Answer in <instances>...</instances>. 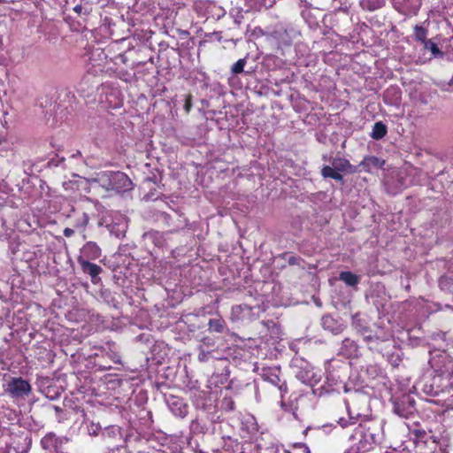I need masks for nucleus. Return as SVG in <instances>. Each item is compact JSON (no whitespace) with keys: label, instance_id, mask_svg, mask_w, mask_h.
I'll return each mask as SVG.
<instances>
[{"label":"nucleus","instance_id":"f257e3e1","mask_svg":"<svg viewBox=\"0 0 453 453\" xmlns=\"http://www.w3.org/2000/svg\"><path fill=\"white\" fill-rule=\"evenodd\" d=\"M381 424L379 422H365L360 424L351 438L357 439L356 445L361 452L365 453L372 450L382 439Z\"/></svg>","mask_w":453,"mask_h":453},{"label":"nucleus","instance_id":"f03ea898","mask_svg":"<svg viewBox=\"0 0 453 453\" xmlns=\"http://www.w3.org/2000/svg\"><path fill=\"white\" fill-rule=\"evenodd\" d=\"M73 12L79 19V23L83 24L84 27H91L94 28L100 16V7L97 2L94 0H74Z\"/></svg>","mask_w":453,"mask_h":453},{"label":"nucleus","instance_id":"7ed1b4c3","mask_svg":"<svg viewBox=\"0 0 453 453\" xmlns=\"http://www.w3.org/2000/svg\"><path fill=\"white\" fill-rule=\"evenodd\" d=\"M358 172L357 166L352 165L349 161L344 157H335L332 158L331 165H325L321 168V175L323 178L333 179L341 183L344 182L343 173H356Z\"/></svg>","mask_w":453,"mask_h":453},{"label":"nucleus","instance_id":"20e7f679","mask_svg":"<svg viewBox=\"0 0 453 453\" xmlns=\"http://www.w3.org/2000/svg\"><path fill=\"white\" fill-rule=\"evenodd\" d=\"M100 185L107 190L125 192L132 189L133 183L129 177L122 172L106 171L99 175Z\"/></svg>","mask_w":453,"mask_h":453},{"label":"nucleus","instance_id":"39448f33","mask_svg":"<svg viewBox=\"0 0 453 453\" xmlns=\"http://www.w3.org/2000/svg\"><path fill=\"white\" fill-rule=\"evenodd\" d=\"M326 374V383L328 388L326 392L334 390L333 387L338 384H344V380L348 375L349 364L340 359L333 358L325 364Z\"/></svg>","mask_w":453,"mask_h":453},{"label":"nucleus","instance_id":"423d86ee","mask_svg":"<svg viewBox=\"0 0 453 453\" xmlns=\"http://www.w3.org/2000/svg\"><path fill=\"white\" fill-rule=\"evenodd\" d=\"M300 35V29L292 24H280L276 26L269 35L273 42L280 50L284 47H290L294 40Z\"/></svg>","mask_w":453,"mask_h":453},{"label":"nucleus","instance_id":"0eeeda50","mask_svg":"<svg viewBox=\"0 0 453 453\" xmlns=\"http://www.w3.org/2000/svg\"><path fill=\"white\" fill-rule=\"evenodd\" d=\"M155 219L170 228L166 234L178 232L187 226V219L181 213L175 211L172 214L157 211L155 213Z\"/></svg>","mask_w":453,"mask_h":453},{"label":"nucleus","instance_id":"6e6552de","mask_svg":"<svg viewBox=\"0 0 453 453\" xmlns=\"http://www.w3.org/2000/svg\"><path fill=\"white\" fill-rule=\"evenodd\" d=\"M69 442L65 436H57L55 433L46 434L41 440L43 449L55 453H67L65 446Z\"/></svg>","mask_w":453,"mask_h":453},{"label":"nucleus","instance_id":"1a4fd4ad","mask_svg":"<svg viewBox=\"0 0 453 453\" xmlns=\"http://www.w3.org/2000/svg\"><path fill=\"white\" fill-rule=\"evenodd\" d=\"M280 369L279 367H262L260 376L265 381L271 383L278 388L281 398L288 392L286 380L280 378Z\"/></svg>","mask_w":453,"mask_h":453},{"label":"nucleus","instance_id":"9d476101","mask_svg":"<svg viewBox=\"0 0 453 453\" xmlns=\"http://www.w3.org/2000/svg\"><path fill=\"white\" fill-rule=\"evenodd\" d=\"M31 385L21 377H13L7 383L6 392L12 398H25L31 392Z\"/></svg>","mask_w":453,"mask_h":453},{"label":"nucleus","instance_id":"9b49d317","mask_svg":"<svg viewBox=\"0 0 453 453\" xmlns=\"http://www.w3.org/2000/svg\"><path fill=\"white\" fill-rule=\"evenodd\" d=\"M320 325L325 331L331 333L333 335L342 334L346 328V325L341 318H334L331 314L323 315Z\"/></svg>","mask_w":453,"mask_h":453},{"label":"nucleus","instance_id":"f8f14e48","mask_svg":"<svg viewBox=\"0 0 453 453\" xmlns=\"http://www.w3.org/2000/svg\"><path fill=\"white\" fill-rule=\"evenodd\" d=\"M166 403L174 416L180 418H184L188 416V405L182 398L171 395L166 397Z\"/></svg>","mask_w":453,"mask_h":453},{"label":"nucleus","instance_id":"ddd939ff","mask_svg":"<svg viewBox=\"0 0 453 453\" xmlns=\"http://www.w3.org/2000/svg\"><path fill=\"white\" fill-rule=\"evenodd\" d=\"M301 15L311 28L316 29L319 27V19L322 16L321 10L314 8L306 3L301 12Z\"/></svg>","mask_w":453,"mask_h":453},{"label":"nucleus","instance_id":"4468645a","mask_svg":"<svg viewBox=\"0 0 453 453\" xmlns=\"http://www.w3.org/2000/svg\"><path fill=\"white\" fill-rule=\"evenodd\" d=\"M415 409V401L409 396L403 397L401 401L395 403L394 411L401 418H408Z\"/></svg>","mask_w":453,"mask_h":453},{"label":"nucleus","instance_id":"2eb2a0df","mask_svg":"<svg viewBox=\"0 0 453 453\" xmlns=\"http://www.w3.org/2000/svg\"><path fill=\"white\" fill-rule=\"evenodd\" d=\"M77 262L81 265L82 272L90 276L93 284L100 282L101 278L99 274L103 272L101 266L82 258H77Z\"/></svg>","mask_w":453,"mask_h":453},{"label":"nucleus","instance_id":"dca6fc26","mask_svg":"<svg viewBox=\"0 0 453 453\" xmlns=\"http://www.w3.org/2000/svg\"><path fill=\"white\" fill-rule=\"evenodd\" d=\"M296 376L302 383L311 387H314L320 380V375L317 374L310 365L300 368Z\"/></svg>","mask_w":453,"mask_h":453},{"label":"nucleus","instance_id":"f3484780","mask_svg":"<svg viewBox=\"0 0 453 453\" xmlns=\"http://www.w3.org/2000/svg\"><path fill=\"white\" fill-rule=\"evenodd\" d=\"M385 160L376 156H366L358 165V171H365L371 173L373 170H378L383 167Z\"/></svg>","mask_w":453,"mask_h":453},{"label":"nucleus","instance_id":"a211bd4d","mask_svg":"<svg viewBox=\"0 0 453 453\" xmlns=\"http://www.w3.org/2000/svg\"><path fill=\"white\" fill-rule=\"evenodd\" d=\"M100 257V247L94 242H88L81 249V255L78 257V258H82L84 260L89 261L97 259Z\"/></svg>","mask_w":453,"mask_h":453},{"label":"nucleus","instance_id":"6ab92c4d","mask_svg":"<svg viewBox=\"0 0 453 453\" xmlns=\"http://www.w3.org/2000/svg\"><path fill=\"white\" fill-rule=\"evenodd\" d=\"M358 351L359 347L357 343L350 338H345L342 342V346L339 349V353L347 358L357 357Z\"/></svg>","mask_w":453,"mask_h":453},{"label":"nucleus","instance_id":"aec40b11","mask_svg":"<svg viewBox=\"0 0 453 453\" xmlns=\"http://www.w3.org/2000/svg\"><path fill=\"white\" fill-rule=\"evenodd\" d=\"M166 233H161L156 230H150L143 234L142 237L146 243H151L156 247H163L165 242V235Z\"/></svg>","mask_w":453,"mask_h":453},{"label":"nucleus","instance_id":"412c9836","mask_svg":"<svg viewBox=\"0 0 453 453\" xmlns=\"http://www.w3.org/2000/svg\"><path fill=\"white\" fill-rule=\"evenodd\" d=\"M109 233L116 238H122L125 236L127 225L124 219L119 218L118 222H111L106 224Z\"/></svg>","mask_w":453,"mask_h":453},{"label":"nucleus","instance_id":"4be33fe9","mask_svg":"<svg viewBox=\"0 0 453 453\" xmlns=\"http://www.w3.org/2000/svg\"><path fill=\"white\" fill-rule=\"evenodd\" d=\"M101 437L106 444H110L111 441H112V440L120 441V439H121L120 430L116 426H111L104 427L101 431Z\"/></svg>","mask_w":453,"mask_h":453},{"label":"nucleus","instance_id":"5701e85b","mask_svg":"<svg viewBox=\"0 0 453 453\" xmlns=\"http://www.w3.org/2000/svg\"><path fill=\"white\" fill-rule=\"evenodd\" d=\"M208 330L211 333L223 334L227 331V326L222 318H213L209 319Z\"/></svg>","mask_w":453,"mask_h":453},{"label":"nucleus","instance_id":"b1692460","mask_svg":"<svg viewBox=\"0 0 453 453\" xmlns=\"http://www.w3.org/2000/svg\"><path fill=\"white\" fill-rule=\"evenodd\" d=\"M42 393L50 400H56L60 397L63 393L61 387H58L55 383H50L49 385L41 388Z\"/></svg>","mask_w":453,"mask_h":453},{"label":"nucleus","instance_id":"393cba45","mask_svg":"<svg viewBox=\"0 0 453 453\" xmlns=\"http://www.w3.org/2000/svg\"><path fill=\"white\" fill-rule=\"evenodd\" d=\"M339 280L343 281L347 286L356 287L360 282V276L349 271L341 272Z\"/></svg>","mask_w":453,"mask_h":453},{"label":"nucleus","instance_id":"a878e982","mask_svg":"<svg viewBox=\"0 0 453 453\" xmlns=\"http://www.w3.org/2000/svg\"><path fill=\"white\" fill-rule=\"evenodd\" d=\"M364 340L368 343L370 349H378V345L380 342H384L388 340L387 335L380 336L378 334H369L365 335Z\"/></svg>","mask_w":453,"mask_h":453},{"label":"nucleus","instance_id":"bb28decb","mask_svg":"<svg viewBox=\"0 0 453 453\" xmlns=\"http://www.w3.org/2000/svg\"><path fill=\"white\" fill-rule=\"evenodd\" d=\"M387 126L382 121H378L372 127L371 137L374 140H380L387 134Z\"/></svg>","mask_w":453,"mask_h":453},{"label":"nucleus","instance_id":"cd10ccee","mask_svg":"<svg viewBox=\"0 0 453 453\" xmlns=\"http://www.w3.org/2000/svg\"><path fill=\"white\" fill-rule=\"evenodd\" d=\"M428 30L420 25H416L413 28V39L420 43H424L427 41Z\"/></svg>","mask_w":453,"mask_h":453},{"label":"nucleus","instance_id":"c85d7f7f","mask_svg":"<svg viewBox=\"0 0 453 453\" xmlns=\"http://www.w3.org/2000/svg\"><path fill=\"white\" fill-rule=\"evenodd\" d=\"M99 296L104 300V303H106L109 306L117 307V300L114 296V294L107 289V288H102L99 292Z\"/></svg>","mask_w":453,"mask_h":453},{"label":"nucleus","instance_id":"c756f323","mask_svg":"<svg viewBox=\"0 0 453 453\" xmlns=\"http://www.w3.org/2000/svg\"><path fill=\"white\" fill-rule=\"evenodd\" d=\"M384 0H362L361 6L369 12H373L384 6Z\"/></svg>","mask_w":453,"mask_h":453},{"label":"nucleus","instance_id":"7c9ffc66","mask_svg":"<svg viewBox=\"0 0 453 453\" xmlns=\"http://www.w3.org/2000/svg\"><path fill=\"white\" fill-rule=\"evenodd\" d=\"M424 49L430 50L432 55L434 58H442L444 56V53L439 49L437 44L434 42L432 40H427L424 43Z\"/></svg>","mask_w":453,"mask_h":453},{"label":"nucleus","instance_id":"2f4dec72","mask_svg":"<svg viewBox=\"0 0 453 453\" xmlns=\"http://www.w3.org/2000/svg\"><path fill=\"white\" fill-rule=\"evenodd\" d=\"M190 433L193 434H203L206 432V426L198 418L191 421L189 426Z\"/></svg>","mask_w":453,"mask_h":453},{"label":"nucleus","instance_id":"473e14b6","mask_svg":"<svg viewBox=\"0 0 453 453\" xmlns=\"http://www.w3.org/2000/svg\"><path fill=\"white\" fill-rule=\"evenodd\" d=\"M247 64V58H240L231 66V73L234 75H237L242 73L244 72V67Z\"/></svg>","mask_w":453,"mask_h":453},{"label":"nucleus","instance_id":"72a5a7b5","mask_svg":"<svg viewBox=\"0 0 453 453\" xmlns=\"http://www.w3.org/2000/svg\"><path fill=\"white\" fill-rule=\"evenodd\" d=\"M434 84L442 91L453 93V76L449 81H438Z\"/></svg>","mask_w":453,"mask_h":453},{"label":"nucleus","instance_id":"f704fd0d","mask_svg":"<svg viewBox=\"0 0 453 453\" xmlns=\"http://www.w3.org/2000/svg\"><path fill=\"white\" fill-rule=\"evenodd\" d=\"M286 453H310L308 446L304 443H295L289 449L285 451Z\"/></svg>","mask_w":453,"mask_h":453},{"label":"nucleus","instance_id":"c9c22d12","mask_svg":"<svg viewBox=\"0 0 453 453\" xmlns=\"http://www.w3.org/2000/svg\"><path fill=\"white\" fill-rule=\"evenodd\" d=\"M100 21H102L101 28H106L109 31V34L113 35V27H115V23L113 22L112 19L105 16L104 19H101Z\"/></svg>","mask_w":453,"mask_h":453},{"label":"nucleus","instance_id":"e433bc0d","mask_svg":"<svg viewBox=\"0 0 453 453\" xmlns=\"http://www.w3.org/2000/svg\"><path fill=\"white\" fill-rule=\"evenodd\" d=\"M102 427L99 424L91 423L88 426V434L91 436H98L101 435Z\"/></svg>","mask_w":453,"mask_h":453},{"label":"nucleus","instance_id":"4c0bfd02","mask_svg":"<svg viewBox=\"0 0 453 453\" xmlns=\"http://www.w3.org/2000/svg\"><path fill=\"white\" fill-rule=\"evenodd\" d=\"M365 372L371 378L374 379L379 376L380 370L375 365H369L366 366Z\"/></svg>","mask_w":453,"mask_h":453},{"label":"nucleus","instance_id":"58836bf2","mask_svg":"<svg viewBox=\"0 0 453 453\" xmlns=\"http://www.w3.org/2000/svg\"><path fill=\"white\" fill-rule=\"evenodd\" d=\"M211 357L210 351H205L202 348L200 349L199 354H198V360L200 362H207L209 360V357Z\"/></svg>","mask_w":453,"mask_h":453},{"label":"nucleus","instance_id":"ea45409f","mask_svg":"<svg viewBox=\"0 0 453 453\" xmlns=\"http://www.w3.org/2000/svg\"><path fill=\"white\" fill-rule=\"evenodd\" d=\"M184 110L187 113H188L192 108V96L191 95H185L184 99Z\"/></svg>","mask_w":453,"mask_h":453},{"label":"nucleus","instance_id":"a19ab883","mask_svg":"<svg viewBox=\"0 0 453 453\" xmlns=\"http://www.w3.org/2000/svg\"><path fill=\"white\" fill-rule=\"evenodd\" d=\"M390 93L393 94V96H395V100H399L400 97H401V92L398 88H390V89H388L386 92H385V97L388 96Z\"/></svg>","mask_w":453,"mask_h":453},{"label":"nucleus","instance_id":"79ce46f5","mask_svg":"<svg viewBox=\"0 0 453 453\" xmlns=\"http://www.w3.org/2000/svg\"><path fill=\"white\" fill-rule=\"evenodd\" d=\"M201 342L203 346H206L208 348L213 347L215 344L214 340L210 337H203Z\"/></svg>","mask_w":453,"mask_h":453},{"label":"nucleus","instance_id":"37998d69","mask_svg":"<svg viewBox=\"0 0 453 453\" xmlns=\"http://www.w3.org/2000/svg\"><path fill=\"white\" fill-rule=\"evenodd\" d=\"M209 7L212 8V9H216L217 11V15H218V18L223 16L225 14V11L224 9H222L221 7L219 6H217L216 4H209Z\"/></svg>","mask_w":453,"mask_h":453},{"label":"nucleus","instance_id":"c03bdc74","mask_svg":"<svg viewBox=\"0 0 453 453\" xmlns=\"http://www.w3.org/2000/svg\"><path fill=\"white\" fill-rule=\"evenodd\" d=\"M109 453H130V452L127 451V449L116 445L114 448H112L109 450Z\"/></svg>","mask_w":453,"mask_h":453},{"label":"nucleus","instance_id":"a18cd8bd","mask_svg":"<svg viewBox=\"0 0 453 453\" xmlns=\"http://www.w3.org/2000/svg\"><path fill=\"white\" fill-rule=\"evenodd\" d=\"M343 453H363L360 451L356 444H353L350 448L346 449Z\"/></svg>","mask_w":453,"mask_h":453},{"label":"nucleus","instance_id":"49530a36","mask_svg":"<svg viewBox=\"0 0 453 453\" xmlns=\"http://www.w3.org/2000/svg\"><path fill=\"white\" fill-rule=\"evenodd\" d=\"M356 328L357 329V332L363 334L364 336L367 335L366 333L369 331L366 326H363L359 324L356 325Z\"/></svg>","mask_w":453,"mask_h":453},{"label":"nucleus","instance_id":"de8ad7c7","mask_svg":"<svg viewBox=\"0 0 453 453\" xmlns=\"http://www.w3.org/2000/svg\"><path fill=\"white\" fill-rule=\"evenodd\" d=\"M144 198L146 200H157L158 198V195L155 192H149L147 195H145Z\"/></svg>","mask_w":453,"mask_h":453},{"label":"nucleus","instance_id":"09e8293b","mask_svg":"<svg viewBox=\"0 0 453 453\" xmlns=\"http://www.w3.org/2000/svg\"><path fill=\"white\" fill-rule=\"evenodd\" d=\"M73 234H74V230H73V229H72V228H69V227L65 228V229H64V231H63V234H64L65 237H67V238H69V237L73 236Z\"/></svg>","mask_w":453,"mask_h":453},{"label":"nucleus","instance_id":"8fccbe9b","mask_svg":"<svg viewBox=\"0 0 453 453\" xmlns=\"http://www.w3.org/2000/svg\"><path fill=\"white\" fill-rule=\"evenodd\" d=\"M65 160L64 157H62L61 159H58V160H55L54 158H52L50 162H49V165L50 166H58L60 165V163H62L63 161Z\"/></svg>","mask_w":453,"mask_h":453},{"label":"nucleus","instance_id":"3c124183","mask_svg":"<svg viewBox=\"0 0 453 453\" xmlns=\"http://www.w3.org/2000/svg\"><path fill=\"white\" fill-rule=\"evenodd\" d=\"M225 402H226V408L227 410L233 411L234 409V402L232 400H228V401L225 400Z\"/></svg>","mask_w":453,"mask_h":453},{"label":"nucleus","instance_id":"603ef678","mask_svg":"<svg viewBox=\"0 0 453 453\" xmlns=\"http://www.w3.org/2000/svg\"><path fill=\"white\" fill-rule=\"evenodd\" d=\"M298 261H299V257H297L293 256L288 258L289 265H297Z\"/></svg>","mask_w":453,"mask_h":453},{"label":"nucleus","instance_id":"864d4df0","mask_svg":"<svg viewBox=\"0 0 453 453\" xmlns=\"http://www.w3.org/2000/svg\"><path fill=\"white\" fill-rule=\"evenodd\" d=\"M332 158H334V157L331 154H324V155H322V160L325 161V162H330L331 163Z\"/></svg>","mask_w":453,"mask_h":453},{"label":"nucleus","instance_id":"5fc2aeb1","mask_svg":"<svg viewBox=\"0 0 453 453\" xmlns=\"http://www.w3.org/2000/svg\"><path fill=\"white\" fill-rule=\"evenodd\" d=\"M415 434L417 437L422 438L426 434V432L424 430H416Z\"/></svg>","mask_w":453,"mask_h":453},{"label":"nucleus","instance_id":"6e6d98bb","mask_svg":"<svg viewBox=\"0 0 453 453\" xmlns=\"http://www.w3.org/2000/svg\"><path fill=\"white\" fill-rule=\"evenodd\" d=\"M372 303L377 307L378 310L380 309V307H383L384 306V303L382 302H379V301L373 300Z\"/></svg>","mask_w":453,"mask_h":453},{"label":"nucleus","instance_id":"4d7b16f0","mask_svg":"<svg viewBox=\"0 0 453 453\" xmlns=\"http://www.w3.org/2000/svg\"><path fill=\"white\" fill-rule=\"evenodd\" d=\"M338 423L341 425L342 427H346L348 426V422L344 418H340Z\"/></svg>","mask_w":453,"mask_h":453},{"label":"nucleus","instance_id":"13d9d810","mask_svg":"<svg viewBox=\"0 0 453 453\" xmlns=\"http://www.w3.org/2000/svg\"><path fill=\"white\" fill-rule=\"evenodd\" d=\"M419 100H420V102L423 104H427V99H426V96L425 95H420Z\"/></svg>","mask_w":453,"mask_h":453},{"label":"nucleus","instance_id":"bf43d9fd","mask_svg":"<svg viewBox=\"0 0 453 453\" xmlns=\"http://www.w3.org/2000/svg\"><path fill=\"white\" fill-rule=\"evenodd\" d=\"M112 360L114 361V363L116 364H119L120 363L119 359V357L116 355V354H113L112 357H111Z\"/></svg>","mask_w":453,"mask_h":453},{"label":"nucleus","instance_id":"052dcab7","mask_svg":"<svg viewBox=\"0 0 453 453\" xmlns=\"http://www.w3.org/2000/svg\"><path fill=\"white\" fill-rule=\"evenodd\" d=\"M54 410L57 411V412H62L63 411V409L58 407V406H54Z\"/></svg>","mask_w":453,"mask_h":453},{"label":"nucleus","instance_id":"680f3d73","mask_svg":"<svg viewBox=\"0 0 453 453\" xmlns=\"http://www.w3.org/2000/svg\"><path fill=\"white\" fill-rule=\"evenodd\" d=\"M77 156H81L80 151H77L75 154H73V156H72V157H77Z\"/></svg>","mask_w":453,"mask_h":453},{"label":"nucleus","instance_id":"e2e57ef3","mask_svg":"<svg viewBox=\"0 0 453 453\" xmlns=\"http://www.w3.org/2000/svg\"><path fill=\"white\" fill-rule=\"evenodd\" d=\"M446 308H449V309H452L453 310V306L449 305V304H447L446 305Z\"/></svg>","mask_w":453,"mask_h":453},{"label":"nucleus","instance_id":"0e129e2a","mask_svg":"<svg viewBox=\"0 0 453 453\" xmlns=\"http://www.w3.org/2000/svg\"><path fill=\"white\" fill-rule=\"evenodd\" d=\"M2 326H3V319H2V318L0 317V327H2Z\"/></svg>","mask_w":453,"mask_h":453}]
</instances>
